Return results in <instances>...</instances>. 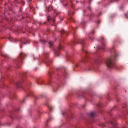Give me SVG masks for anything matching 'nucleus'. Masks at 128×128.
Instances as JSON below:
<instances>
[{"label": "nucleus", "mask_w": 128, "mask_h": 128, "mask_svg": "<svg viewBox=\"0 0 128 128\" xmlns=\"http://www.w3.org/2000/svg\"><path fill=\"white\" fill-rule=\"evenodd\" d=\"M60 50H62V45H60L58 47V49L56 50H54V54L55 56H60Z\"/></svg>", "instance_id": "nucleus-2"}, {"label": "nucleus", "mask_w": 128, "mask_h": 128, "mask_svg": "<svg viewBox=\"0 0 128 128\" xmlns=\"http://www.w3.org/2000/svg\"><path fill=\"white\" fill-rule=\"evenodd\" d=\"M60 33L61 34H66V36H68V32L64 31V30H61Z\"/></svg>", "instance_id": "nucleus-10"}, {"label": "nucleus", "mask_w": 128, "mask_h": 128, "mask_svg": "<svg viewBox=\"0 0 128 128\" xmlns=\"http://www.w3.org/2000/svg\"><path fill=\"white\" fill-rule=\"evenodd\" d=\"M66 72H65V73L64 74V76L65 78H66Z\"/></svg>", "instance_id": "nucleus-25"}, {"label": "nucleus", "mask_w": 128, "mask_h": 128, "mask_svg": "<svg viewBox=\"0 0 128 128\" xmlns=\"http://www.w3.org/2000/svg\"><path fill=\"white\" fill-rule=\"evenodd\" d=\"M65 114H66V112H63L62 113V114L63 116H64Z\"/></svg>", "instance_id": "nucleus-26"}, {"label": "nucleus", "mask_w": 128, "mask_h": 128, "mask_svg": "<svg viewBox=\"0 0 128 128\" xmlns=\"http://www.w3.org/2000/svg\"><path fill=\"white\" fill-rule=\"evenodd\" d=\"M48 108L50 110V112H52V110L54 108H52V106L50 105H48Z\"/></svg>", "instance_id": "nucleus-14"}, {"label": "nucleus", "mask_w": 128, "mask_h": 128, "mask_svg": "<svg viewBox=\"0 0 128 128\" xmlns=\"http://www.w3.org/2000/svg\"><path fill=\"white\" fill-rule=\"evenodd\" d=\"M21 83H22V82H17V83L16 84L17 86H18V85H19L20 84H21Z\"/></svg>", "instance_id": "nucleus-19"}, {"label": "nucleus", "mask_w": 128, "mask_h": 128, "mask_svg": "<svg viewBox=\"0 0 128 128\" xmlns=\"http://www.w3.org/2000/svg\"><path fill=\"white\" fill-rule=\"evenodd\" d=\"M99 126L102 128H106V125L104 123H100Z\"/></svg>", "instance_id": "nucleus-11"}, {"label": "nucleus", "mask_w": 128, "mask_h": 128, "mask_svg": "<svg viewBox=\"0 0 128 128\" xmlns=\"http://www.w3.org/2000/svg\"><path fill=\"white\" fill-rule=\"evenodd\" d=\"M40 42H44V44L46 43V40H40Z\"/></svg>", "instance_id": "nucleus-17"}, {"label": "nucleus", "mask_w": 128, "mask_h": 128, "mask_svg": "<svg viewBox=\"0 0 128 128\" xmlns=\"http://www.w3.org/2000/svg\"><path fill=\"white\" fill-rule=\"evenodd\" d=\"M26 55L24 54V53H20V56L18 58V62H22V60H24V58H26Z\"/></svg>", "instance_id": "nucleus-5"}, {"label": "nucleus", "mask_w": 128, "mask_h": 128, "mask_svg": "<svg viewBox=\"0 0 128 128\" xmlns=\"http://www.w3.org/2000/svg\"><path fill=\"white\" fill-rule=\"evenodd\" d=\"M45 60L44 61L45 64H47V66H50V64H52V60H50V58H48V56L46 55L45 56Z\"/></svg>", "instance_id": "nucleus-3"}, {"label": "nucleus", "mask_w": 128, "mask_h": 128, "mask_svg": "<svg viewBox=\"0 0 128 128\" xmlns=\"http://www.w3.org/2000/svg\"><path fill=\"white\" fill-rule=\"evenodd\" d=\"M85 54H86V56L84 57V59L82 60L83 62H88L90 60V57L88 56V52L84 51Z\"/></svg>", "instance_id": "nucleus-6"}, {"label": "nucleus", "mask_w": 128, "mask_h": 128, "mask_svg": "<svg viewBox=\"0 0 128 128\" xmlns=\"http://www.w3.org/2000/svg\"><path fill=\"white\" fill-rule=\"evenodd\" d=\"M116 58H118V54H116V53H114V55L112 56L107 60L106 64L108 68H114Z\"/></svg>", "instance_id": "nucleus-1"}, {"label": "nucleus", "mask_w": 128, "mask_h": 128, "mask_svg": "<svg viewBox=\"0 0 128 128\" xmlns=\"http://www.w3.org/2000/svg\"><path fill=\"white\" fill-rule=\"evenodd\" d=\"M47 19L48 22H50V20H52V17L50 16H48Z\"/></svg>", "instance_id": "nucleus-15"}, {"label": "nucleus", "mask_w": 128, "mask_h": 128, "mask_svg": "<svg viewBox=\"0 0 128 128\" xmlns=\"http://www.w3.org/2000/svg\"><path fill=\"white\" fill-rule=\"evenodd\" d=\"M57 70H58V68H56Z\"/></svg>", "instance_id": "nucleus-33"}, {"label": "nucleus", "mask_w": 128, "mask_h": 128, "mask_svg": "<svg viewBox=\"0 0 128 128\" xmlns=\"http://www.w3.org/2000/svg\"><path fill=\"white\" fill-rule=\"evenodd\" d=\"M37 84H42V82H37Z\"/></svg>", "instance_id": "nucleus-23"}, {"label": "nucleus", "mask_w": 128, "mask_h": 128, "mask_svg": "<svg viewBox=\"0 0 128 128\" xmlns=\"http://www.w3.org/2000/svg\"><path fill=\"white\" fill-rule=\"evenodd\" d=\"M72 30H74H74H76V28H74V27H72Z\"/></svg>", "instance_id": "nucleus-22"}, {"label": "nucleus", "mask_w": 128, "mask_h": 128, "mask_svg": "<svg viewBox=\"0 0 128 128\" xmlns=\"http://www.w3.org/2000/svg\"><path fill=\"white\" fill-rule=\"evenodd\" d=\"M96 114V112H90L88 114V116H91V118H94Z\"/></svg>", "instance_id": "nucleus-9"}, {"label": "nucleus", "mask_w": 128, "mask_h": 128, "mask_svg": "<svg viewBox=\"0 0 128 128\" xmlns=\"http://www.w3.org/2000/svg\"><path fill=\"white\" fill-rule=\"evenodd\" d=\"M4 56L5 58H10V56L8 54H5V55H4Z\"/></svg>", "instance_id": "nucleus-16"}, {"label": "nucleus", "mask_w": 128, "mask_h": 128, "mask_svg": "<svg viewBox=\"0 0 128 128\" xmlns=\"http://www.w3.org/2000/svg\"><path fill=\"white\" fill-rule=\"evenodd\" d=\"M78 44H80L82 48V51L84 52V39H80L78 40Z\"/></svg>", "instance_id": "nucleus-7"}, {"label": "nucleus", "mask_w": 128, "mask_h": 128, "mask_svg": "<svg viewBox=\"0 0 128 128\" xmlns=\"http://www.w3.org/2000/svg\"><path fill=\"white\" fill-rule=\"evenodd\" d=\"M10 40H12V38H10V39H9Z\"/></svg>", "instance_id": "nucleus-31"}, {"label": "nucleus", "mask_w": 128, "mask_h": 128, "mask_svg": "<svg viewBox=\"0 0 128 128\" xmlns=\"http://www.w3.org/2000/svg\"><path fill=\"white\" fill-rule=\"evenodd\" d=\"M78 66V65H76V66Z\"/></svg>", "instance_id": "nucleus-32"}, {"label": "nucleus", "mask_w": 128, "mask_h": 128, "mask_svg": "<svg viewBox=\"0 0 128 128\" xmlns=\"http://www.w3.org/2000/svg\"><path fill=\"white\" fill-rule=\"evenodd\" d=\"M26 99H24V100H22V102H24V100H25Z\"/></svg>", "instance_id": "nucleus-30"}, {"label": "nucleus", "mask_w": 128, "mask_h": 128, "mask_svg": "<svg viewBox=\"0 0 128 128\" xmlns=\"http://www.w3.org/2000/svg\"><path fill=\"white\" fill-rule=\"evenodd\" d=\"M96 64H100V60H97L96 61Z\"/></svg>", "instance_id": "nucleus-18"}, {"label": "nucleus", "mask_w": 128, "mask_h": 128, "mask_svg": "<svg viewBox=\"0 0 128 128\" xmlns=\"http://www.w3.org/2000/svg\"><path fill=\"white\" fill-rule=\"evenodd\" d=\"M56 22V20H55L54 19H53V20H52V22Z\"/></svg>", "instance_id": "nucleus-27"}, {"label": "nucleus", "mask_w": 128, "mask_h": 128, "mask_svg": "<svg viewBox=\"0 0 128 128\" xmlns=\"http://www.w3.org/2000/svg\"><path fill=\"white\" fill-rule=\"evenodd\" d=\"M94 32L92 31V34H94Z\"/></svg>", "instance_id": "nucleus-29"}, {"label": "nucleus", "mask_w": 128, "mask_h": 128, "mask_svg": "<svg viewBox=\"0 0 128 128\" xmlns=\"http://www.w3.org/2000/svg\"><path fill=\"white\" fill-rule=\"evenodd\" d=\"M33 58H34V60H38V58H36V57L34 56V55H33Z\"/></svg>", "instance_id": "nucleus-20"}, {"label": "nucleus", "mask_w": 128, "mask_h": 128, "mask_svg": "<svg viewBox=\"0 0 128 128\" xmlns=\"http://www.w3.org/2000/svg\"><path fill=\"white\" fill-rule=\"evenodd\" d=\"M38 68H36V70H37Z\"/></svg>", "instance_id": "nucleus-37"}, {"label": "nucleus", "mask_w": 128, "mask_h": 128, "mask_svg": "<svg viewBox=\"0 0 128 128\" xmlns=\"http://www.w3.org/2000/svg\"><path fill=\"white\" fill-rule=\"evenodd\" d=\"M48 44H49L50 48H52V46H54V42H48Z\"/></svg>", "instance_id": "nucleus-12"}, {"label": "nucleus", "mask_w": 128, "mask_h": 128, "mask_svg": "<svg viewBox=\"0 0 128 128\" xmlns=\"http://www.w3.org/2000/svg\"><path fill=\"white\" fill-rule=\"evenodd\" d=\"M50 120H52V117H51V118H50Z\"/></svg>", "instance_id": "nucleus-28"}, {"label": "nucleus", "mask_w": 128, "mask_h": 128, "mask_svg": "<svg viewBox=\"0 0 128 128\" xmlns=\"http://www.w3.org/2000/svg\"><path fill=\"white\" fill-rule=\"evenodd\" d=\"M20 48H22V46H20Z\"/></svg>", "instance_id": "nucleus-36"}, {"label": "nucleus", "mask_w": 128, "mask_h": 128, "mask_svg": "<svg viewBox=\"0 0 128 128\" xmlns=\"http://www.w3.org/2000/svg\"><path fill=\"white\" fill-rule=\"evenodd\" d=\"M90 68H92V66H90V68L88 69V70H90Z\"/></svg>", "instance_id": "nucleus-24"}, {"label": "nucleus", "mask_w": 128, "mask_h": 128, "mask_svg": "<svg viewBox=\"0 0 128 128\" xmlns=\"http://www.w3.org/2000/svg\"><path fill=\"white\" fill-rule=\"evenodd\" d=\"M102 47H100V46H97L98 50H104V48H106V44L104 42V38H102Z\"/></svg>", "instance_id": "nucleus-4"}, {"label": "nucleus", "mask_w": 128, "mask_h": 128, "mask_svg": "<svg viewBox=\"0 0 128 128\" xmlns=\"http://www.w3.org/2000/svg\"><path fill=\"white\" fill-rule=\"evenodd\" d=\"M44 24H46V22H44Z\"/></svg>", "instance_id": "nucleus-38"}, {"label": "nucleus", "mask_w": 128, "mask_h": 128, "mask_svg": "<svg viewBox=\"0 0 128 128\" xmlns=\"http://www.w3.org/2000/svg\"><path fill=\"white\" fill-rule=\"evenodd\" d=\"M28 44V42H22V44Z\"/></svg>", "instance_id": "nucleus-21"}, {"label": "nucleus", "mask_w": 128, "mask_h": 128, "mask_svg": "<svg viewBox=\"0 0 128 128\" xmlns=\"http://www.w3.org/2000/svg\"><path fill=\"white\" fill-rule=\"evenodd\" d=\"M98 106H100V105H98Z\"/></svg>", "instance_id": "nucleus-35"}, {"label": "nucleus", "mask_w": 128, "mask_h": 128, "mask_svg": "<svg viewBox=\"0 0 128 128\" xmlns=\"http://www.w3.org/2000/svg\"><path fill=\"white\" fill-rule=\"evenodd\" d=\"M28 96H33L35 98V100H36V98H38V96L34 95V92L32 91H30L29 93L28 94L26 97Z\"/></svg>", "instance_id": "nucleus-8"}, {"label": "nucleus", "mask_w": 128, "mask_h": 128, "mask_svg": "<svg viewBox=\"0 0 128 128\" xmlns=\"http://www.w3.org/2000/svg\"><path fill=\"white\" fill-rule=\"evenodd\" d=\"M22 42H24V40H22Z\"/></svg>", "instance_id": "nucleus-34"}, {"label": "nucleus", "mask_w": 128, "mask_h": 128, "mask_svg": "<svg viewBox=\"0 0 128 128\" xmlns=\"http://www.w3.org/2000/svg\"><path fill=\"white\" fill-rule=\"evenodd\" d=\"M110 124H111L114 126V128H116V124L114 123V122H110Z\"/></svg>", "instance_id": "nucleus-13"}]
</instances>
